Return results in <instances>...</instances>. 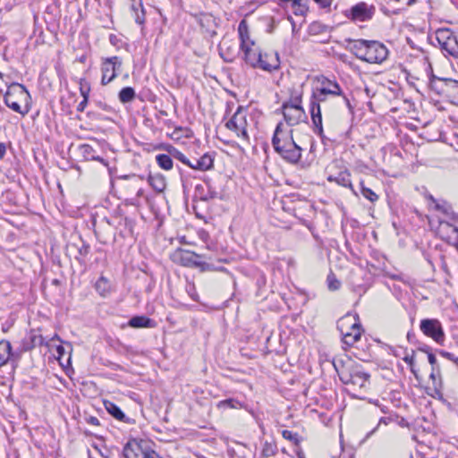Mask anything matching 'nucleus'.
Segmentation results:
<instances>
[{"mask_svg":"<svg viewBox=\"0 0 458 458\" xmlns=\"http://www.w3.org/2000/svg\"><path fill=\"white\" fill-rule=\"evenodd\" d=\"M273 148L285 162L296 165L301 158L302 148L297 145L293 137V130L282 122L278 123L271 140Z\"/></svg>","mask_w":458,"mask_h":458,"instance_id":"nucleus-1","label":"nucleus"},{"mask_svg":"<svg viewBox=\"0 0 458 458\" xmlns=\"http://www.w3.org/2000/svg\"><path fill=\"white\" fill-rule=\"evenodd\" d=\"M6 153V145L4 142H0V159H2Z\"/></svg>","mask_w":458,"mask_h":458,"instance_id":"nucleus-59","label":"nucleus"},{"mask_svg":"<svg viewBox=\"0 0 458 458\" xmlns=\"http://www.w3.org/2000/svg\"><path fill=\"white\" fill-rule=\"evenodd\" d=\"M104 406L107 412L111 414L114 419L120 420V421H125L126 416L123 412V411L113 402L110 401H105Z\"/></svg>","mask_w":458,"mask_h":458,"instance_id":"nucleus-30","label":"nucleus"},{"mask_svg":"<svg viewBox=\"0 0 458 458\" xmlns=\"http://www.w3.org/2000/svg\"><path fill=\"white\" fill-rule=\"evenodd\" d=\"M428 360L431 364L432 368H436L437 358L431 352H428Z\"/></svg>","mask_w":458,"mask_h":458,"instance_id":"nucleus-57","label":"nucleus"},{"mask_svg":"<svg viewBox=\"0 0 458 458\" xmlns=\"http://www.w3.org/2000/svg\"><path fill=\"white\" fill-rule=\"evenodd\" d=\"M257 68L266 72H274L280 68V59L278 53H263L260 61L257 64Z\"/></svg>","mask_w":458,"mask_h":458,"instance_id":"nucleus-14","label":"nucleus"},{"mask_svg":"<svg viewBox=\"0 0 458 458\" xmlns=\"http://www.w3.org/2000/svg\"><path fill=\"white\" fill-rule=\"evenodd\" d=\"M430 199L435 204V209L445 215L448 221L456 222L458 220L457 214H455L449 203L444 200L438 201L432 196L430 197Z\"/></svg>","mask_w":458,"mask_h":458,"instance_id":"nucleus-19","label":"nucleus"},{"mask_svg":"<svg viewBox=\"0 0 458 458\" xmlns=\"http://www.w3.org/2000/svg\"><path fill=\"white\" fill-rule=\"evenodd\" d=\"M369 379V375L368 373L355 369L351 372L350 378L345 382V384H350L361 389L367 386Z\"/></svg>","mask_w":458,"mask_h":458,"instance_id":"nucleus-20","label":"nucleus"},{"mask_svg":"<svg viewBox=\"0 0 458 458\" xmlns=\"http://www.w3.org/2000/svg\"><path fill=\"white\" fill-rule=\"evenodd\" d=\"M327 94H323L320 89L315 88L310 98V113L313 124L312 130L314 133L319 136L324 144H326L327 139L324 134L320 104L327 100Z\"/></svg>","mask_w":458,"mask_h":458,"instance_id":"nucleus-4","label":"nucleus"},{"mask_svg":"<svg viewBox=\"0 0 458 458\" xmlns=\"http://www.w3.org/2000/svg\"><path fill=\"white\" fill-rule=\"evenodd\" d=\"M144 456H146V458H163L156 451L147 448L145 450Z\"/></svg>","mask_w":458,"mask_h":458,"instance_id":"nucleus-53","label":"nucleus"},{"mask_svg":"<svg viewBox=\"0 0 458 458\" xmlns=\"http://www.w3.org/2000/svg\"><path fill=\"white\" fill-rule=\"evenodd\" d=\"M243 53L244 62L252 68H257V64L260 61L262 51L254 41H250V44L240 47Z\"/></svg>","mask_w":458,"mask_h":458,"instance_id":"nucleus-11","label":"nucleus"},{"mask_svg":"<svg viewBox=\"0 0 458 458\" xmlns=\"http://www.w3.org/2000/svg\"><path fill=\"white\" fill-rule=\"evenodd\" d=\"M438 233L448 243L458 245V227L452 221L439 219Z\"/></svg>","mask_w":458,"mask_h":458,"instance_id":"nucleus-10","label":"nucleus"},{"mask_svg":"<svg viewBox=\"0 0 458 458\" xmlns=\"http://www.w3.org/2000/svg\"><path fill=\"white\" fill-rule=\"evenodd\" d=\"M420 328L428 337L432 338L437 344L445 341V333L441 323L435 318H425L420 321Z\"/></svg>","mask_w":458,"mask_h":458,"instance_id":"nucleus-9","label":"nucleus"},{"mask_svg":"<svg viewBox=\"0 0 458 458\" xmlns=\"http://www.w3.org/2000/svg\"><path fill=\"white\" fill-rule=\"evenodd\" d=\"M414 355H415V352L414 351H411V354H406L403 360V361L410 367V369L411 371V373L414 375V377L416 378H418V375H417V371L416 369H414Z\"/></svg>","mask_w":458,"mask_h":458,"instance_id":"nucleus-44","label":"nucleus"},{"mask_svg":"<svg viewBox=\"0 0 458 458\" xmlns=\"http://www.w3.org/2000/svg\"><path fill=\"white\" fill-rule=\"evenodd\" d=\"M14 324V319L12 317H8L6 321L2 325L3 332H7Z\"/></svg>","mask_w":458,"mask_h":458,"instance_id":"nucleus-51","label":"nucleus"},{"mask_svg":"<svg viewBox=\"0 0 458 458\" xmlns=\"http://www.w3.org/2000/svg\"><path fill=\"white\" fill-rule=\"evenodd\" d=\"M319 27H320V24L315 22V23L311 24L310 28L312 30H318Z\"/></svg>","mask_w":458,"mask_h":458,"instance_id":"nucleus-64","label":"nucleus"},{"mask_svg":"<svg viewBox=\"0 0 458 458\" xmlns=\"http://www.w3.org/2000/svg\"><path fill=\"white\" fill-rule=\"evenodd\" d=\"M89 98L85 96V98H83L77 106V111L78 112H83L87 106Z\"/></svg>","mask_w":458,"mask_h":458,"instance_id":"nucleus-56","label":"nucleus"},{"mask_svg":"<svg viewBox=\"0 0 458 458\" xmlns=\"http://www.w3.org/2000/svg\"><path fill=\"white\" fill-rule=\"evenodd\" d=\"M327 181L330 182H335L340 186L348 188L352 191L353 195L358 196V193L352 183L351 173L349 172L348 169L340 171L336 174H329L327 176Z\"/></svg>","mask_w":458,"mask_h":458,"instance_id":"nucleus-16","label":"nucleus"},{"mask_svg":"<svg viewBox=\"0 0 458 458\" xmlns=\"http://www.w3.org/2000/svg\"><path fill=\"white\" fill-rule=\"evenodd\" d=\"M200 269V271H213V270H222V267H216L213 264L206 261H201L200 259H198L196 267Z\"/></svg>","mask_w":458,"mask_h":458,"instance_id":"nucleus-45","label":"nucleus"},{"mask_svg":"<svg viewBox=\"0 0 458 458\" xmlns=\"http://www.w3.org/2000/svg\"><path fill=\"white\" fill-rule=\"evenodd\" d=\"M238 33L241 40L240 47L250 44L252 41L250 38L249 27L245 20L240 21L238 25Z\"/></svg>","mask_w":458,"mask_h":458,"instance_id":"nucleus-31","label":"nucleus"},{"mask_svg":"<svg viewBox=\"0 0 458 458\" xmlns=\"http://www.w3.org/2000/svg\"><path fill=\"white\" fill-rule=\"evenodd\" d=\"M42 342L41 336L38 335L35 332L30 331L21 341V351L27 352L33 349L36 345L40 344Z\"/></svg>","mask_w":458,"mask_h":458,"instance_id":"nucleus-24","label":"nucleus"},{"mask_svg":"<svg viewBox=\"0 0 458 458\" xmlns=\"http://www.w3.org/2000/svg\"><path fill=\"white\" fill-rule=\"evenodd\" d=\"M87 423L93 425V426H99L100 422L99 420L97 417L94 416H89L85 419Z\"/></svg>","mask_w":458,"mask_h":458,"instance_id":"nucleus-54","label":"nucleus"},{"mask_svg":"<svg viewBox=\"0 0 458 458\" xmlns=\"http://www.w3.org/2000/svg\"><path fill=\"white\" fill-rule=\"evenodd\" d=\"M15 87L18 89L19 93L21 95L28 94V91H27L26 88L23 85L17 84Z\"/></svg>","mask_w":458,"mask_h":458,"instance_id":"nucleus-60","label":"nucleus"},{"mask_svg":"<svg viewBox=\"0 0 458 458\" xmlns=\"http://www.w3.org/2000/svg\"><path fill=\"white\" fill-rule=\"evenodd\" d=\"M156 162L161 169L165 170V171L171 170L174 165L172 157L169 153L157 155Z\"/></svg>","mask_w":458,"mask_h":458,"instance_id":"nucleus-33","label":"nucleus"},{"mask_svg":"<svg viewBox=\"0 0 458 458\" xmlns=\"http://www.w3.org/2000/svg\"><path fill=\"white\" fill-rule=\"evenodd\" d=\"M322 9L329 8L333 3V0H313Z\"/></svg>","mask_w":458,"mask_h":458,"instance_id":"nucleus-52","label":"nucleus"},{"mask_svg":"<svg viewBox=\"0 0 458 458\" xmlns=\"http://www.w3.org/2000/svg\"><path fill=\"white\" fill-rule=\"evenodd\" d=\"M145 450L146 448L141 443L132 440L125 445L123 454L124 458H146L144 456Z\"/></svg>","mask_w":458,"mask_h":458,"instance_id":"nucleus-17","label":"nucleus"},{"mask_svg":"<svg viewBox=\"0 0 458 458\" xmlns=\"http://www.w3.org/2000/svg\"><path fill=\"white\" fill-rule=\"evenodd\" d=\"M13 91L9 89L4 97V104L13 110L14 112L21 114V115H25L29 112V108L21 109V105L13 98Z\"/></svg>","mask_w":458,"mask_h":458,"instance_id":"nucleus-23","label":"nucleus"},{"mask_svg":"<svg viewBox=\"0 0 458 458\" xmlns=\"http://www.w3.org/2000/svg\"><path fill=\"white\" fill-rule=\"evenodd\" d=\"M327 288L330 291L339 290L341 287V284H342L341 281L336 278L335 275L332 271H330V273L327 275Z\"/></svg>","mask_w":458,"mask_h":458,"instance_id":"nucleus-42","label":"nucleus"},{"mask_svg":"<svg viewBox=\"0 0 458 458\" xmlns=\"http://www.w3.org/2000/svg\"><path fill=\"white\" fill-rule=\"evenodd\" d=\"M12 346L8 341L0 342V368L6 364L11 356Z\"/></svg>","mask_w":458,"mask_h":458,"instance_id":"nucleus-35","label":"nucleus"},{"mask_svg":"<svg viewBox=\"0 0 458 458\" xmlns=\"http://www.w3.org/2000/svg\"><path fill=\"white\" fill-rule=\"evenodd\" d=\"M94 287L98 293L104 298L109 296L114 290V286L110 280L104 276H101L96 281Z\"/></svg>","mask_w":458,"mask_h":458,"instance_id":"nucleus-21","label":"nucleus"},{"mask_svg":"<svg viewBox=\"0 0 458 458\" xmlns=\"http://www.w3.org/2000/svg\"><path fill=\"white\" fill-rule=\"evenodd\" d=\"M435 37L445 55L458 58V33L449 28H439L435 31Z\"/></svg>","mask_w":458,"mask_h":458,"instance_id":"nucleus-5","label":"nucleus"},{"mask_svg":"<svg viewBox=\"0 0 458 458\" xmlns=\"http://www.w3.org/2000/svg\"><path fill=\"white\" fill-rule=\"evenodd\" d=\"M198 166L199 171H208L214 166V153H205L198 159Z\"/></svg>","mask_w":458,"mask_h":458,"instance_id":"nucleus-32","label":"nucleus"},{"mask_svg":"<svg viewBox=\"0 0 458 458\" xmlns=\"http://www.w3.org/2000/svg\"><path fill=\"white\" fill-rule=\"evenodd\" d=\"M123 66L122 58L114 55L101 59V84L106 86L113 81L118 75Z\"/></svg>","mask_w":458,"mask_h":458,"instance_id":"nucleus-7","label":"nucleus"},{"mask_svg":"<svg viewBox=\"0 0 458 458\" xmlns=\"http://www.w3.org/2000/svg\"><path fill=\"white\" fill-rule=\"evenodd\" d=\"M337 329L341 334L343 344L348 347L358 343L364 333L359 317H341L337 320Z\"/></svg>","mask_w":458,"mask_h":458,"instance_id":"nucleus-3","label":"nucleus"},{"mask_svg":"<svg viewBox=\"0 0 458 458\" xmlns=\"http://www.w3.org/2000/svg\"><path fill=\"white\" fill-rule=\"evenodd\" d=\"M360 193L366 199H368L371 203H375L378 200V195L376 192H374L370 188L365 186L363 180L360 181Z\"/></svg>","mask_w":458,"mask_h":458,"instance_id":"nucleus-38","label":"nucleus"},{"mask_svg":"<svg viewBox=\"0 0 458 458\" xmlns=\"http://www.w3.org/2000/svg\"><path fill=\"white\" fill-rule=\"evenodd\" d=\"M441 78L437 77L433 73L429 77V87L432 90L436 91L437 94H444L443 83L440 81Z\"/></svg>","mask_w":458,"mask_h":458,"instance_id":"nucleus-41","label":"nucleus"},{"mask_svg":"<svg viewBox=\"0 0 458 458\" xmlns=\"http://www.w3.org/2000/svg\"><path fill=\"white\" fill-rule=\"evenodd\" d=\"M56 352L58 353V359H61L65 353V348L63 345L56 347Z\"/></svg>","mask_w":458,"mask_h":458,"instance_id":"nucleus-58","label":"nucleus"},{"mask_svg":"<svg viewBox=\"0 0 458 458\" xmlns=\"http://www.w3.org/2000/svg\"><path fill=\"white\" fill-rule=\"evenodd\" d=\"M304 114V111L295 110L294 108L283 109L284 118L289 126L299 123Z\"/></svg>","mask_w":458,"mask_h":458,"instance_id":"nucleus-25","label":"nucleus"},{"mask_svg":"<svg viewBox=\"0 0 458 458\" xmlns=\"http://www.w3.org/2000/svg\"><path fill=\"white\" fill-rule=\"evenodd\" d=\"M246 108L242 106H239L235 113L232 117L225 123L226 129L235 132L237 137L242 138L244 141L250 142V136L247 131V117Z\"/></svg>","mask_w":458,"mask_h":458,"instance_id":"nucleus-6","label":"nucleus"},{"mask_svg":"<svg viewBox=\"0 0 458 458\" xmlns=\"http://www.w3.org/2000/svg\"><path fill=\"white\" fill-rule=\"evenodd\" d=\"M78 254L81 257H86L89 253L90 247L88 243L81 240V246H77Z\"/></svg>","mask_w":458,"mask_h":458,"instance_id":"nucleus-47","label":"nucleus"},{"mask_svg":"<svg viewBox=\"0 0 458 458\" xmlns=\"http://www.w3.org/2000/svg\"><path fill=\"white\" fill-rule=\"evenodd\" d=\"M267 284V278L264 274H259L256 278V285L258 287L257 295H262V290Z\"/></svg>","mask_w":458,"mask_h":458,"instance_id":"nucleus-46","label":"nucleus"},{"mask_svg":"<svg viewBox=\"0 0 458 458\" xmlns=\"http://www.w3.org/2000/svg\"><path fill=\"white\" fill-rule=\"evenodd\" d=\"M274 454H275V452H274L273 446L267 443L262 450V454L266 457H269V456L273 455Z\"/></svg>","mask_w":458,"mask_h":458,"instance_id":"nucleus-50","label":"nucleus"},{"mask_svg":"<svg viewBox=\"0 0 458 458\" xmlns=\"http://www.w3.org/2000/svg\"><path fill=\"white\" fill-rule=\"evenodd\" d=\"M380 11H381L384 14H386V15H387V16H390V15H397V14H399V13H400V11H399V10L389 11V10H388L386 7H385V6H381V7H380Z\"/></svg>","mask_w":458,"mask_h":458,"instance_id":"nucleus-55","label":"nucleus"},{"mask_svg":"<svg viewBox=\"0 0 458 458\" xmlns=\"http://www.w3.org/2000/svg\"><path fill=\"white\" fill-rule=\"evenodd\" d=\"M148 182L157 192L164 191L166 187L165 177L161 174H150L148 175Z\"/></svg>","mask_w":458,"mask_h":458,"instance_id":"nucleus-26","label":"nucleus"},{"mask_svg":"<svg viewBox=\"0 0 458 458\" xmlns=\"http://www.w3.org/2000/svg\"><path fill=\"white\" fill-rule=\"evenodd\" d=\"M219 55L225 62L233 63L236 58L237 53L233 47H225L224 45L219 47Z\"/></svg>","mask_w":458,"mask_h":458,"instance_id":"nucleus-36","label":"nucleus"},{"mask_svg":"<svg viewBox=\"0 0 458 458\" xmlns=\"http://www.w3.org/2000/svg\"><path fill=\"white\" fill-rule=\"evenodd\" d=\"M204 258H208L206 255H203ZM202 256L199 255L193 251L187 250H177L174 254V260L180 263L182 266L195 267L198 259H201Z\"/></svg>","mask_w":458,"mask_h":458,"instance_id":"nucleus-12","label":"nucleus"},{"mask_svg":"<svg viewBox=\"0 0 458 458\" xmlns=\"http://www.w3.org/2000/svg\"><path fill=\"white\" fill-rule=\"evenodd\" d=\"M128 326L134 328L141 327H155L157 323L155 320L150 319L148 317H131L128 322Z\"/></svg>","mask_w":458,"mask_h":458,"instance_id":"nucleus-27","label":"nucleus"},{"mask_svg":"<svg viewBox=\"0 0 458 458\" xmlns=\"http://www.w3.org/2000/svg\"><path fill=\"white\" fill-rule=\"evenodd\" d=\"M302 91L293 89L291 92V98L289 101L284 102L282 105V109L285 108H294L295 110L304 111L302 106Z\"/></svg>","mask_w":458,"mask_h":458,"instance_id":"nucleus-22","label":"nucleus"},{"mask_svg":"<svg viewBox=\"0 0 458 458\" xmlns=\"http://www.w3.org/2000/svg\"><path fill=\"white\" fill-rule=\"evenodd\" d=\"M79 150L81 152V157L86 161H98L101 163L103 165L108 167L109 163L106 159L101 157L97 155L96 150L89 144H81L79 146Z\"/></svg>","mask_w":458,"mask_h":458,"instance_id":"nucleus-18","label":"nucleus"},{"mask_svg":"<svg viewBox=\"0 0 458 458\" xmlns=\"http://www.w3.org/2000/svg\"><path fill=\"white\" fill-rule=\"evenodd\" d=\"M197 21L202 28L206 29L207 31L215 34L214 28L216 27V20L212 14L201 13L198 15Z\"/></svg>","mask_w":458,"mask_h":458,"instance_id":"nucleus-28","label":"nucleus"},{"mask_svg":"<svg viewBox=\"0 0 458 458\" xmlns=\"http://www.w3.org/2000/svg\"><path fill=\"white\" fill-rule=\"evenodd\" d=\"M216 407L218 409H240L242 408L243 405L240 401L233 398H229L218 402Z\"/></svg>","mask_w":458,"mask_h":458,"instance_id":"nucleus-39","label":"nucleus"},{"mask_svg":"<svg viewBox=\"0 0 458 458\" xmlns=\"http://www.w3.org/2000/svg\"><path fill=\"white\" fill-rule=\"evenodd\" d=\"M51 284L55 286H59L61 284V281L57 278H55L51 281Z\"/></svg>","mask_w":458,"mask_h":458,"instance_id":"nucleus-63","label":"nucleus"},{"mask_svg":"<svg viewBox=\"0 0 458 458\" xmlns=\"http://www.w3.org/2000/svg\"><path fill=\"white\" fill-rule=\"evenodd\" d=\"M351 51L360 60L369 64H382L388 56L387 47L377 40L348 39Z\"/></svg>","mask_w":458,"mask_h":458,"instance_id":"nucleus-2","label":"nucleus"},{"mask_svg":"<svg viewBox=\"0 0 458 458\" xmlns=\"http://www.w3.org/2000/svg\"><path fill=\"white\" fill-rule=\"evenodd\" d=\"M207 184V190L203 184H197L194 188V199H199L201 201H209L218 197V192L210 184L209 180L205 181Z\"/></svg>","mask_w":458,"mask_h":458,"instance_id":"nucleus-15","label":"nucleus"},{"mask_svg":"<svg viewBox=\"0 0 458 458\" xmlns=\"http://www.w3.org/2000/svg\"><path fill=\"white\" fill-rule=\"evenodd\" d=\"M386 276H388L391 279L401 281V282H403L405 284H410L409 278L408 277H404L401 274L386 273Z\"/></svg>","mask_w":458,"mask_h":458,"instance_id":"nucleus-49","label":"nucleus"},{"mask_svg":"<svg viewBox=\"0 0 458 458\" xmlns=\"http://www.w3.org/2000/svg\"><path fill=\"white\" fill-rule=\"evenodd\" d=\"M375 13L373 5H368L364 2H360L351 9V17L352 20L365 21L370 20Z\"/></svg>","mask_w":458,"mask_h":458,"instance_id":"nucleus-13","label":"nucleus"},{"mask_svg":"<svg viewBox=\"0 0 458 458\" xmlns=\"http://www.w3.org/2000/svg\"><path fill=\"white\" fill-rule=\"evenodd\" d=\"M167 151L171 155L172 159L175 158L186 165H191V160L176 148L169 146Z\"/></svg>","mask_w":458,"mask_h":458,"instance_id":"nucleus-40","label":"nucleus"},{"mask_svg":"<svg viewBox=\"0 0 458 458\" xmlns=\"http://www.w3.org/2000/svg\"><path fill=\"white\" fill-rule=\"evenodd\" d=\"M80 85V92L81 96L83 97V98H85V96L87 97V98H89L90 91L89 85L84 80H81Z\"/></svg>","mask_w":458,"mask_h":458,"instance_id":"nucleus-48","label":"nucleus"},{"mask_svg":"<svg viewBox=\"0 0 458 458\" xmlns=\"http://www.w3.org/2000/svg\"><path fill=\"white\" fill-rule=\"evenodd\" d=\"M437 375V368H432L431 373L429 375V377L433 380V383L436 382V377Z\"/></svg>","mask_w":458,"mask_h":458,"instance_id":"nucleus-61","label":"nucleus"},{"mask_svg":"<svg viewBox=\"0 0 458 458\" xmlns=\"http://www.w3.org/2000/svg\"><path fill=\"white\" fill-rule=\"evenodd\" d=\"M315 81L318 84L316 88L320 89L321 93L327 94L329 96H342L347 108L350 111H352L353 107L349 98L344 94L340 85L335 80H331L325 75H318L316 76Z\"/></svg>","mask_w":458,"mask_h":458,"instance_id":"nucleus-8","label":"nucleus"},{"mask_svg":"<svg viewBox=\"0 0 458 458\" xmlns=\"http://www.w3.org/2000/svg\"><path fill=\"white\" fill-rule=\"evenodd\" d=\"M443 83L444 94L458 98V81L450 78L440 79Z\"/></svg>","mask_w":458,"mask_h":458,"instance_id":"nucleus-29","label":"nucleus"},{"mask_svg":"<svg viewBox=\"0 0 458 458\" xmlns=\"http://www.w3.org/2000/svg\"><path fill=\"white\" fill-rule=\"evenodd\" d=\"M131 11L134 13V21L139 25H144L145 23V10L141 2H140L139 6L135 4H132L131 6Z\"/></svg>","mask_w":458,"mask_h":458,"instance_id":"nucleus-37","label":"nucleus"},{"mask_svg":"<svg viewBox=\"0 0 458 458\" xmlns=\"http://www.w3.org/2000/svg\"><path fill=\"white\" fill-rule=\"evenodd\" d=\"M136 98V92L131 87H124L118 93V98L121 103L126 104L133 101Z\"/></svg>","mask_w":458,"mask_h":458,"instance_id":"nucleus-34","label":"nucleus"},{"mask_svg":"<svg viewBox=\"0 0 458 458\" xmlns=\"http://www.w3.org/2000/svg\"><path fill=\"white\" fill-rule=\"evenodd\" d=\"M282 437L284 439L291 441L294 445H299L301 443V438H300L298 433L293 432L291 430H288V429L282 430Z\"/></svg>","mask_w":458,"mask_h":458,"instance_id":"nucleus-43","label":"nucleus"},{"mask_svg":"<svg viewBox=\"0 0 458 458\" xmlns=\"http://www.w3.org/2000/svg\"><path fill=\"white\" fill-rule=\"evenodd\" d=\"M189 167L194 169V170H199V166H198V159L195 160L194 163H192L191 161V165H188Z\"/></svg>","mask_w":458,"mask_h":458,"instance_id":"nucleus-62","label":"nucleus"}]
</instances>
